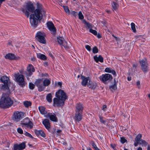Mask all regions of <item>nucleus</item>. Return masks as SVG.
I'll use <instances>...</instances> for the list:
<instances>
[{
    "label": "nucleus",
    "mask_w": 150,
    "mask_h": 150,
    "mask_svg": "<svg viewBox=\"0 0 150 150\" xmlns=\"http://www.w3.org/2000/svg\"><path fill=\"white\" fill-rule=\"evenodd\" d=\"M131 25V28L133 31L134 33L136 32V30L135 28V24L133 23H132Z\"/></svg>",
    "instance_id": "nucleus-36"
},
{
    "label": "nucleus",
    "mask_w": 150,
    "mask_h": 150,
    "mask_svg": "<svg viewBox=\"0 0 150 150\" xmlns=\"http://www.w3.org/2000/svg\"><path fill=\"white\" fill-rule=\"evenodd\" d=\"M46 117H49L50 119L52 121L54 122L57 121V118L54 113L52 114L51 113L49 112L47 114Z\"/></svg>",
    "instance_id": "nucleus-19"
},
{
    "label": "nucleus",
    "mask_w": 150,
    "mask_h": 150,
    "mask_svg": "<svg viewBox=\"0 0 150 150\" xmlns=\"http://www.w3.org/2000/svg\"><path fill=\"white\" fill-rule=\"evenodd\" d=\"M43 84L44 86V89L46 86H48L50 83V81L47 79H45L44 81H43Z\"/></svg>",
    "instance_id": "nucleus-28"
},
{
    "label": "nucleus",
    "mask_w": 150,
    "mask_h": 150,
    "mask_svg": "<svg viewBox=\"0 0 150 150\" xmlns=\"http://www.w3.org/2000/svg\"><path fill=\"white\" fill-rule=\"evenodd\" d=\"M64 101L57 97L53 99V105L54 106L59 107L63 106L64 105Z\"/></svg>",
    "instance_id": "nucleus-13"
},
{
    "label": "nucleus",
    "mask_w": 150,
    "mask_h": 150,
    "mask_svg": "<svg viewBox=\"0 0 150 150\" xmlns=\"http://www.w3.org/2000/svg\"><path fill=\"white\" fill-rule=\"evenodd\" d=\"M79 18L80 19H83V15L81 12V11H79Z\"/></svg>",
    "instance_id": "nucleus-41"
},
{
    "label": "nucleus",
    "mask_w": 150,
    "mask_h": 150,
    "mask_svg": "<svg viewBox=\"0 0 150 150\" xmlns=\"http://www.w3.org/2000/svg\"><path fill=\"white\" fill-rule=\"evenodd\" d=\"M95 150H100L97 147L95 149Z\"/></svg>",
    "instance_id": "nucleus-64"
},
{
    "label": "nucleus",
    "mask_w": 150,
    "mask_h": 150,
    "mask_svg": "<svg viewBox=\"0 0 150 150\" xmlns=\"http://www.w3.org/2000/svg\"><path fill=\"white\" fill-rule=\"evenodd\" d=\"M52 95L51 93H49L46 96V99L47 101L49 103L52 102Z\"/></svg>",
    "instance_id": "nucleus-34"
},
{
    "label": "nucleus",
    "mask_w": 150,
    "mask_h": 150,
    "mask_svg": "<svg viewBox=\"0 0 150 150\" xmlns=\"http://www.w3.org/2000/svg\"><path fill=\"white\" fill-rule=\"evenodd\" d=\"M29 88L31 89H33L35 87V85L31 83H30L29 84Z\"/></svg>",
    "instance_id": "nucleus-42"
},
{
    "label": "nucleus",
    "mask_w": 150,
    "mask_h": 150,
    "mask_svg": "<svg viewBox=\"0 0 150 150\" xmlns=\"http://www.w3.org/2000/svg\"><path fill=\"white\" fill-rule=\"evenodd\" d=\"M112 4L113 10H116L119 6L118 4L114 1L112 2Z\"/></svg>",
    "instance_id": "nucleus-32"
},
{
    "label": "nucleus",
    "mask_w": 150,
    "mask_h": 150,
    "mask_svg": "<svg viewBox=\"0 0 150 150\" xmlns=\"http://www.w3.org/2000/svg\"><path fill=\"white\" fill-rule=\"evenodd\" d=\"M76 112L82 113L83 108V107L81 103L77 104L76 106Z\"/></svg>",
    "instance_id": "nucleus-20"
},
{
    "label": "nucleus",
    "mask_w": 150,
    "mask_h": 150,
    "mask_svg": "<svg viewBox=\"0 0 150 150\" xmlns=\"http://www.w3.org/2000/svg\"><path fill=\"white\" fill-rule=\"evenodd\" d=\"M46 24L51 33L54 34L56 33V29L53 23L51 21H48Z\"/></svg>",
    "instance_id": "nucleus-14"
},
{
    "label": "nucleus",
    "mask_w": 150,
    "mask_h": 150,
    "mask_svg": "<svg viewBox=\"0 0 150 150\" xmlns=\"http://www.w3.org/2000/svg\"><path fill=\"white\" fill-rule=\"evenodd\" d=\"M34 14L30 16V21L31 25L36 27L38 24L39 20H41L45 16L46 11L43 7L41 4L37 3V8L34 12Z\"/></svg>",
    "instance_id": "nucleus-1"
},
{
    "label": "nucleus",
    "mask_w": 150,
    "mask_h": 150,
    "mask_svg": "<svg viewBox=\"0 0 150 150\" xmlns=\"http://www.w3.org/2000/svg\"><path fill=\"white\" fill-rule=\"evenodd\" d=\"M42 124L45 126V128L49 131L50 129V121L48 119H45L42 121Z\"/></svg>",
    "instance_id": "nucleus-18"
},
{
    "label": "nucleus",
    "mask_w": 150,
    "mask_h": 150,
    "mask_svg": "<svg viewBox=\"0 0 150 150\" xmlns=\"http://www.w3.org/2000/svg\"><path fill=\"white\" fill-rule=\"evenodd\" d=\"M17 131L19 133L22 134L23 133V131L21 128H19L17 129Z\"/></svg>",
    "instance_id": "nucleus-47"
},
{
    "label": "nucleus",
    "mask_w": 150,
    "mask_h": 150,
    "mask_svg": "<svg viewBox=\"0 0 150 150\" xmlns=\"http://www.w3.org/2000/svg\"><path fill=\"white\" fill-rule=\"evenodd\" d=\"M61 130H58L57 131V133H59L60 132H61Z\"/></svg>",
    "instance_id": "nucleus-62"
},
{
    "label": "nucleus",
    "mask_w": 150,
    "mask_h": 150,
    "mask_svg": "<svg viewBox=\"0 0 150 150\" xmlns=\"http://www.w3.org/2000/svg\"><path fill=\"white\" fill-rule=\"evenodd\" d=\"M14 76L17 81L19 85L22 87L25 86V82L24 80V77L23 75L18 73L15 74Z\"/></svg>",
    "instance_id": "nucleus-5"
},
{
    "label": "nucleus",
    "mask_w": 150,
    "mask_h": 150,
    "mask_svg": "<svg viewBox=\"0 0 150 150\" xmlns=\"http://www.w3.org/2000/svg\"><path fill=\"white\" fill-rule=\"evenodd\" d=\"M3 83V84L0 85V89L1 91L8 90L9 89V84L10 80L8 77L6 76H4L0 77V83Z\"/></svg>",
    "instance_id": "nucleus-3"
},
{
    "label": "nucleus",
    "mask_w": 150,
    "mask_h": 150,
    "mask_svg": "<svg viewBox=\"0 0 150 150\" xmlns=\"http://www.w3.org/2000/svg\"><path fill=\"white\" fill-rule=\"evenodd\" d=\"M89 31L90 33H92L95 35H97V32L95 30H94L91 28L90 29Z\"/></svg>",
    "instance_id": "nucleus-39"
},
{
    "label": "nucleus",
    "mask_w": 150,
    "mask_h": 150,
    "mask_svg": "<svg viewBox=\"0 0 150 150\" xmlns=\"http://www.w3.org/2000/svg\"><path fill=\"white\" fill-rule=\"evenodd\" d=\"M120 141L122 144H124L126 142V140L124 137H121L120 138Z\"/></svg>",
    "instance_id": "nucleus-46"
},
{
    "label": "nucleus",
    "mask_w": 150,
    "mask_h": 150,
    "mask_svg": "<svg viewBox=\"0 0 150 150\" xmlns=\"http://www.w3.org/2000/svg\"><path fill=\"white\" fill-rule=\"evenodd\" d=\"M91 145L94 149L97 147L95 143L93 142H92Z\"/></svg>",
    "instance_id": "nucleus-50"
},
{
    "label": "nucleus",
    "mask_w": 150,
    "mask_h": 150,
    "mask_svg": "<svg viewBox=\"0 0 150 150\" xmlns=\"http://www.w3.org/2000/svg\"><path fill=\"white\" fill-rule=\"evenodd\" d=\"M107 106L106 105H103V108L102 110L104 111L105 112L107 109Z\"/></svg>",
    "instance_id": "nucleus-49"
},
{
    "label": "nucleus",
    "mask_w": 150,
    "mask_h": 150,
    "mask_svg": "<svg viewBox=\"0 0 150 150\" xmlns=\"http://www.w3.org/2000/svg\"><path fill=\"white\" fill-rule=\"evenodd\" d=\"M26 7L27 10H25L24 9H23L22 11L27 18H28L30 15L29 11L31 13L34 12L35 10V8L33 4L31 2L27 3Z\"/></svg>",
    "instance_id": "nucleus-4"
},
{
    "label": "nucleus",
    "mask_w": 150,
    "mask_h": 150,
    "mask_svg": "<svg viewBox=\"0 0 150 150\" xmlns=\"http://www.w3.org/2000/svg\"><path fill=\"white\" fill-rule=\"evenodd\" d=\"M147 147V150H150V146L149 145H148Z\"/></svg>",
    "instance_id": "nucleus-59"
},
{
    "label": "nucleus",
    "mask_w": 150,
    "mask_h": 150,
    "mask_svg": "<svg viewBox=\"0 0 150 150\" xmlns=\"http://www.w3.org/2000/svg\"><path fill=\"white\" fill-rule=\"evenodd\" d=\"M82 113L76 112L74 117L75 120L78 122L80 121L82 118Z\"/></svg>",
    "instance_id": "nucleus-22"
},
{
    "label": "nucleus",
    "mask_w": 150,
    "mask_h": 150,
    "mask_svg": "<svg viewBox=\"0 0 150 150\" xmlns=\"http://www.w3.org/2000/svg\"><path fill=\"white\" fill-rule=\"evenodd\" d=\"M23 104L26 107H28L31 105V103L28 101H25L23 103Z\"/></svg>",
    "instance_id": "nucleus-37"
},
{
    "label": "nucleus",
    "mask_w": 150,
    "mask_h": 150,
    "mask_svg": "<svg viewBox=\"0 0 150 150\" xmlns=\"http://www.w3.org/2000/svg\"><path fill=\"white\" fill-rule=\"evenodd\" d=\"M25 144L24 142L19 144H15L13 146L14 150H22L25 147Z\"/></svg>",
    "instance_id": "nucleus-17"
},
{
    "label": "nucleus",
    "mask_w": 150,
    "mask_h": 150,
    "mask_svg": "<svg viewBox=\"0 0 150 150\" xmlns=\"http://www.w3.org/2000/svg\"><path fill=\"white\" fill-rule=\"evenodd\" d=\"M57 41L59 44L61 46H63L65 48H67L68 46L67 43L64 39L61 37L57 38Z\"/></svg>",
    "instance_id": "nucleus-16"
},
{
    "label": "nucleus",
    "mask_w": 150,
    "mask_h": 150,
    "mask_svg": "<svg viewBox=\"0 0 150 150\" xmlns=\"http://www.w3.org/2000/svg\"><path fill=\"white\" fill-rule=\"evenodd\" d=\"M35 71L33 66L31 64H29L27 67V71H25V75L28 76H31L32 74V72Z\"/></svg>",
    "instance_id": "nucleus-15"
},
{
    "label": "nucleus",
    "mask_w": 150,
    "mask_h": 150,
    "mask_svg": "<svg viewBox=\"0 0 150 150\" xmlns=\"http://www.w3.org/2000/svg\"><path fill=\"white\" fill-rule=\"evenodd\" d=\"M21 122V124L22 125V126L25 125L30 128H31L33 127V123L28 117H26L23 119Z\"/></svg>",
    "instance_id": "nucleus-12"
},
{
    "label": "nucleus",
    "mask_w": 150,
    "mask_h": 150,
    "mask_svg": "<svg viewBox=\"0 0 150 150\" xmlns=\"http://www.w3.org/2000/svg\"><path fill=\"white\" fill-rule=\"evenodd\" d=\"M137 150H142V148L141 147H139L138 148Z\"/></svg>",
    "instance_id": "nucleus-61"
},
{
    "label": "nucleus",
    "mask_w": 150,
    "mask_h": 150,
    "mask_svg": "<svg viewBox=\"0 0 150 150\" xmlns=\"http://www.w3.org/2000/svg\"><path fill=\"white\" fill-rule=\"evenodd\" d=\"M37 57L38 58L41 59L45 60L46 59V57L44 55L40 53L37 54Z\"/></svg>",
    "instance_id": "nucleus-27"
},
{
    "label": "nucleus",
    "mask_w": 150,
    "mask_h": 150,
    "mask_svg": "<svg viewBox=\"0 0 150 150\" xmlns=\"http://www.w3.org/2000/svg\"><path fill=\"white\" fill-rule=\"evenodd\" d=\"M87 150H92V149L90 147L87 148Z\"/></svg>",
    "instance_id": "nucleus-63"
},
{
    "label": "nucleus",
    "mask_w": 150,
    "mask_h": 150,
    "mask_svg": "<svg viewBox=\"0 0 150 150\" xmlns=\"http://www.w3.org/2000/svg\"><path fill=\"white\" fill-rule=\"evenodd\" d=\"M139 144V142H136L134 143V145L135 146H137Z\"/></svg>",
    "instance_id": "nucleus-51"
},
{
    "label": "nucleus",
    "mask_w": 150,
    "mask_h": 150,
    "mask_svg": "<svg viewBox=\"0 0 150 150\" xmlns=\"http://www.w3.org/2000/svg\"><path fill=\"white\" fill-rule=\"evenodd\" d=\"M45 35L44 33L40 32H38L36 34V38L37 41L40 43L46 44V42L45 38Z\"/></svg>",
    "instance_id": "nucleus-7"
},
{
    "label": "nucleus",
    "mask_w": 150,
    "mask_h": 150,
    "mask_svg": "<svg viewBox=\"0 0 150 150\" xmlns=\"http://www.w3.org/2000/svg\"><path fill=\"white\" fill-rule=\"evenodd\" d=\"M141 69L144 73H146L149 70L148 64L146 59H143L140 62Z\"/></svg>",
    "instance_id": "nucleus-10"
},
{
    "label": "nucleus",
    "mask_w": 150,
    "mask_h": 150,
    "mask_svg": "<svg viewBox=\"0 0 150 150\" xmlns=\"http://www.w3.org/2000/svg\"><path fill=\"white\" fill-rule=\"evenodd\" d=\"M93 53L95 54L98 52V50L96 47H94L93 49Z\"/></svg>",
    "instance_id": "nucleus-40"
},
{
    "label": "nucleus",
    "mask_w": 150,
    "mask_h": 150,
    "mask_svg": "<svg viewBox=\"0 0 150 150\" xmlns=\"http://www.w3.org/2000/svg\"><path fill=\"white\" fill-rule=\"evenodd\" d=\"M110 73H112L113 75H115L116 74V72H115V71L112 70L111 72Z\"/></svg>",
    "instance_id": "nucleus-53"
},
{
    "label": "nucleus",
    "mask_w": 150,
    "mask_h": 150,
    "mask_svg": "<svg viewBox=\"0 0 150 150\" xmlns=\"http://www.w3.org/2000/svg\"><path fill=\"white\" fill-rule=\"evenodd\" d=\"M25 113L22 112L16 111L13 114L12 119L13 120L18 122L24 117Z\"/></svg>",
    "instance_id": "nucleus-6"
},
{
    "label": "nucleus",
    "mask_w": 150,
    "mask_h": 150,
    "mask_svg": "<svg viewBox=\"0 0 150 150\" xmlns=\"http://www.w3.org/2000/svg\"><path fill=\"white\" fill-rule=\"evenodd\" d=\"M55 96L57 98L64 101L67 97L64 91L61 89L59 90L56 93Z\"/></svg>",
    "instance_id": "nucleus-8"
},
{
    "label": "nucleus",
    "mask_w": 150,
    "mask_h": 150,
    "mask_svg": "<svg viewBox=\"0 0 150 150\" xmlns=\"http://www.w3.org/2000/svg\"><path fill=\"white\" fill-rule=\"evenodd\" d=\"M19 72H20V73L21 74H25V72H24V71H23V70H20L19 71Z\"/></svg>",
    "instance_id": "nucleus-54"
},
{
    "label": "nucleus",
    "mask_w": 150,
    "mask_h": 150,
    "mask_svg": "<svg viewBox=\"0 0 150 150\" xmlns=\"http://www.w3.org/2000/svg\"><path fill=\"white\" fill-rule=\"evenodd\" d=\"M97 37L99 38H100L101 37V36L100 34L98 33V35H97Z\"/></svg>",
    "instance_id": "nucleus-57"
},
{
    "label": "nucleus",
    "mask_w": 150,
    "mask_h": 150,
    "mask_svg": "<svg viewBox=\"0 0 150 150\" xmlns=\"http://www.w3.org/2000/svg\"><path fill=\"white\" fill-rule=\"evenodd\" d=\"M81 79L82 81L81 82V84L83 86H85L86 85H87L88 83H89V77H85L82 76Z\"/></svg>",
    "instance_id": "nucleus-21"
},
{
    "label": "nucleus",
    "mask_w": 150,
    "mask_h": 150,
    "mask_svg": "<svg viewBox=\"0 0 150 150\" xmlns=\"http://www.w3.org/2000/svg\"><path fill=\"white\" fill-rule=\"evenodd\" d=\"M24 134L25 136H26L27 137H30L31 138H33V137L30 134H29V133H28L27 132H25L24 133Z\"/></svg>",
    "instance_id": "nucleus-43"
},
{
    "label": "nucleus",
    "mask_w": 150,
    "mask_h": 150,
    "mask_svg": "<svg viewBox=\"0 0 150 150\" xmlns=\"http://www.w3.org/2000/svg\"><path fill=\"white\" fill-rule=\"evenodd\" d=\"M127 80L128 81H130L131 80V77H127Z\"/></svg>",
    "instance_id": "nucleus-58"
},
{
    "label": "nucleus",
    "mask_w": 150,
    "mask_h": 150,
    "mask_svg": "<svg viewBox=\"0 0 150 150\" xmlns=\"http://www.w3.org/2000/svg\"><path fill=\"white\" fill-rule=\"evenodd\" d=\"M139 144L146 147L148 145V144L144 140L142 139V140H141V142H139Z\"/></svg>",
    "instance_id": "nucleus-35"
},
{
    "label": "nucleus",
    "mask_w": 150,
    "mask_h": 150,
    "mask_svg": "<svg viewBox=\"0 0 150 150\" xmlns=\"http://www.w3.org/2000/svg\"><path fill=\"white\" fill-rule=\"evenodd\" d=\"M13 101L9 95L6 94H3L0 100V107L2 108H7L12 105Z\"/></svg>",
    "instance_id": "nucleus-2"
},
{
    "label": "nucleus",
    "mask_w": 150,
    "mask_h": 150,
    "mask_svg": "<svg viewBox=\"0 0 150 150\" xmlns=\"http://www.w3.org/2000/svg\"><path fill=\"white\" fill-rule=\"evenodd\" d=\"M117 89V84L115 83V81L114 84L110 86V89L111 91H113Z\"/></svg>",
    "instance_id": "nucleus-33"
},
{
    "label": "nucleus",
    "mask_w": 150,
    "mask_h": 150,
    "mask_svg": "<svg viewBox=\"0 0 150 150\" xmlns=\"http://www.w3.org/2000/svg\"><path fill=\"white\" fill-rule=\"evenodd\" d=\"M39 110L41 114H45L46 113V111L45 110V108L43 106H40L39 107Z\"/></svg>",
    "instance_id": "nucleus-29"
},
{
    "label": "nucleus",
    "mask_w": 150,
    "mask_h": 150,
    "mask_svg": "<svg viewBox=\"0 0 150 150\" xmlns=\"http://www.w3.org/2000/svg\"><path fill=\"white\" fill-rule=\"evenodd\" d=\"M35 133L36 135H40L43 137H45V133L42 130H35Z\"/></svg>",
    "instance_id": "nucleus-25"
},
{
    "label": "nucleus",
    "mask_w": 150,
    "mask_h": 150,
    "mask_svg": "<svg viewBox=\"0 0 150 150\" xmlns=\"http://www.w3.org/2000/svg\"><path fill=\"white\" fill-rule=\"evenodd\" d=\"M35 84L38 87V90L39 91H42L45 89L42 79H40L36 80L35 83Z\"/></svg>",
    "instance_id": "nucleus-11"
},
{
    "label": "nucleus",
    "mask_w": 150,
    "mask_h": 150,
    "mask_svg": "<svg viewBox=\"0 0 150 150\" xmlns=\"http://www.w3.org/2000/svg\"><path fill=\"white\" fill-rule=\"evenodd\" d=\"M87 86L90 88L94 89L96 87L97 84L96 83H93L89 81V83H88L87 84Z\"/></svg>",
    "instance_id": "nucleus-26"
},
{
    "label": "nucleus",
    "mask_w": 150,
    "mask_h": 150,
    "mask_svg": "<svg viewBox=\"0 0 150 150\" xmlns=\"http://www.w3.org/2000/svg\"><path fill=\"white\" fill-rule=\"evenodd\" d=\"M85 47L89 51H90L91 50V47L88 45H86Z\"/></svg>",
    "instance_id": "nucleus-48"
},
{
    "label": "nucleus",
    "mask_w": 150,
    "mask_h": 150,
    "mask_svg": "<svg viewBox=\"0 0 150 150\" xmlns=\"http://www.w3.org/2000/svg\"><path fill=\"white\" fill-rule=\"evenodd\" d=\"M112 70L111 68L108 67L105 69V71L107 72L110 73Z\"/></svg>",
    "instance_id": "nucleus-45"
},
{
    "label": "nucleus",
    "mask_w": 150,
    "mask_h": 150,
    "mask_svg": "<svg viewBox=\"0 0 150 150\" xmlns=\"http://www.w3.org/2000/svg\"><path fill=\"white\" fill-rule=\"evenodd\" d=\"M142 137V134H139L136 136L135 138V141L136 142H141V140L142 139H141Z\"/></svg>",
    "instance_id": "nucleus-31"
},
{
    "label": "nucleus",
    "mask_w": 150,
    "mask_h": 150,
    "mask_svg": "<svg viewBox=\"0 0 150 150\" xmlns=\"http://www.w3.org/2000/svg\"><path fill=\"white\" fill-rule=\"evenodd\" d=\"M99 117L100 119V121L101 123L104 125H107V124H106V121L104 120L103 117L101 116L100 115H99Z\"/></svg>",
    "instance_id": "nucleus-30"
},
{
    "label": "nucleus",
    "mask_w": 150,
    "mask_h": 150,
    "mask_svg": "<svg viewBox=\"0 0 150 150\" xmlns=\"http://www.w3.org/2000/svg\"><path fill=\"white\" fill-rule=\"evenodd\" d=\"M77 13L76 12H75V11H72L71 12V13L74 16H75L76 14V13Z\"/></svg>",
    "instance_id": "nucleus-55"
},
{
    "label": "nucleus",
    "mask_w": 150,
    "mask_h": 150,
    "mask_svg": "<svg viewBox=\"0 0 150 150\" xmlns=\"http://www.w3.org/2000/svg\"><path fill=\"white\" fill-rule=\"evenodd\" d=\"M112 78V75L109 74H102L100 76L99 79L100 81L103 83H106V81L111 80Z\"/></svg>",
    "instance_id": "nucleus-9"
},
{
    "label": "nucleus",
    "mask_w": 150,
    "mask_h": 150,
    "mask_svg": "<svg viewBox=\"0 0 150 150\" xmlns=\"http://www.w3.org/2000/svg\"><path fill=\"white\" fill-rule=\"evenodd\" d=\"M63 7L64 8L65 11L67 13L69 14L70 13V11L68 7L67 6H63Z\"/></svg>",
    "instance_id": "nucleus-38"
},
{
    "label": "nucleus",
    "mask_w": 150,
    "mask_h": 150,
    "mask_svg": "<svg viewBox=\"0 0 150 150\" xmlns=\"http://www.w3.org/2000/svg\"><path fill=\"white\" fill-rule=\"evenodd\" d=\"M93 59L96 62H98V61L101 62H103V58L100 55H99L98 57L97 55H95L93 57Z\"/></svg>",
    "instance_id": "nucleus-24"
},
{
    "label": "nucleus",
    "mask_w": 150,
    "mask_h": 150,
    "mask_svg": "<svg viewBox=\"0 0 150 150\" xmlns=\"http://www.w3.org/2000/svg\"><path fill=\"white\" fill-rule=\"evenodd\" d=\"M137 85L138 86V88H139L140 86V82L139 81H138L137 82Z\"/></svg>",
    "instance_id": "nucleus-52"
},
{
    "label": "nucleus",
    "mask_w": 150,
    "mask_h": 150,
    "mask_svg": "<svg viewBox=\"0 0 150 150\" xmlns=\"http://www.w3.org/2000/svg\"><path fill=\"white\" fill-rule=\"evenodd\" d=\"M136 67H137V65L136 64H134L133 65V68H135Z\"/></svg>",
    "instance_id": "nucleus-60"
},
{
    "label": "nucleus",
    "mask_w": 150,
    "mask_h": 150,
    "mask_svg": "<svg viewBox=\"0 0 150 150\" xmlns=\"http://www.w3.org/2000/svg\"><path fill=\"white\" fill-rule=\"evenodd\" d=\"M5 58L6 59L10 60L16 59H17V58L16 57L14 54L11 53L6 54L5 56Z\"/></svg>",
    "instance_id": "nucleus-23"
},
{
    "label": "nucleus",
    "mask_w": 150,
    "mask_h": 150,
    "mask_svg": "<svg viewBox=\"0 0 150 150\" xmlns=\"http://www.w3.org/2000/svg\"><path fill=\"white\" fill-rule=\"evenodd\" d=\"M58 85L60 86V87L61 88L62 86V83L60 82H59L58 83Z\"/></svg>",
    "instance_id": "nucleus-56"
},
{
    "label": "nucleus",
    "mask_w": 150,
    "mask_h": 150,
    "mask_svg": "<svg viewBox=\"0 0 150 150\" xmlns=\"http://www.w3.org/2000/svg\"><path fill=\"white\" fill-rule=\"evenodd\" d=\"M85 24L86 26V27H87L88 28H91L92 27V25L91 24L87 23V22H85Z\"/></svg>",
    "instance_id": "nucleus-44"
}]
</instances>
